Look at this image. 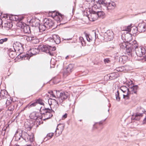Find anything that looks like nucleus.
<instances>
[{"instance_id": "nucleus-1", "label": "nucleus", "mask_w": 146, "mask_h": 146, "mask_svg": "<svg viewBox=\"0 0 146 146\" xmlns=\"http://www.w3.org/2000/svg\"><path fill=\"white\" fill-rule=\"evenodd\" d=\"M70 97V94L68 92H63L60 93L59 96H58L56 99L50 98L48 99V102L49 105H52L53 109L56 110L59 106L58 102L61 106H64V101L68 98L69 99Z\"/></svg>"}, {"instance_id": "nucleus-2", "label": "nucleus", "mask_w": 146, "mask_h": 146, "mask_svg": "<svg viewBox=\"0 0 146 146\" xmlns=\"http://www.w3.org/2000/svg\"><path fill=\"white\" fill-rule=\"evenodd\" d=\"M14 137L15 141L19 142L25 141L32 142L34 140L33 135H30L25 131L21 130L16 131Z\"/></svg>"}, {"instance_id": "nucleus-3", "label": "nucleus", "mask_w": 146, "mask_h": 146, "mask_svg": "<svg viewBox=\"0 0 146 146\" xmlns=\"http://www.w3.org/2000/svg\"><path fill=\"white\" fill-rule=\"evenodd\" d=\"M49 105L50 107V108H42V107L40 109V114L43 115L44 116V118L43 119L44 121L50 118L53 116L52 113H54V111L52 109V105Z\"/></svg>"}, {"instance_id": "nucleus-4", "label": "nucleus", "mask_w": 146, "mask_h": 146, "mask_svg": "<svg viewBox=\"0 0 146 146\" xmlns=\"http://www.w3.org/2000/svg\"><path fill=\"white\" fill-rule=\"evenodd\" d=\"M128 48L127 49V52L128 55H130L131 56H134L135 54V50L137 48L138 44L135 40L131 42H128Z\"/></svg>"}, {"instance_id": "nucleus-5", "label": "nucleus", "mask_w": 146, "mask_h": 146, "mask_svg": "<svg viewBox=\"0 0 146 146\" xmlns=\"http://www.w3.org/2000/svg\"><path fill=\"white\" fill-rule=\"evenodd\" d=\"M40 50L38 48H31L27 52V54L22 56V58H24L25 60H29L30 57L34 55L38 54Z\"/></svg>"}, {"instance_id": "nucleus-6", "label": "nucleus", "mask_w": 146, "mask_h": 146, "mask_svg": "<svg viewBox=\"0 0 146 146\" xmlns=\"http://www.w3.org/2000/svg\"><path fill=\"white\" fill-rule=\"evenodd\" d=\"M12 26V23L6 22L2 25L3 32L7 35L10 34V32L12 31L11 28Z\"/></svg>"}, {"instance_id": "nucleus-7", "label": "nucleus", "mask_w": 146, "mask_h": 146, "mask_svg": "<svg viewBox=\"0 0 146 146\" xmlns=\"http://www.w3.org/2000/svg\"><path fill=\"white\" fill-rule=\"evenodd\" d=\"M113 38V33L112 31L109 30L104 34V40L108 42L112 40Z\"/></svg>"}, {"instance_id": "nucleus-8", "label": "nucleus", "mask_w": 146, "mask_h": 146, "mask_svg": "<svg viewBox=\"0 0 146 146\" xmlns=\"http://www.w3.org/2000/svg\"><path fill=\"white\" fill-rule=\"evenodd\" d=\"M49 13H51L52 15H51V16L52 17H55L58 18V19L57 20V22L60 23L61 22L62 23H60V24H64L66 23L65 22V23H63L62 22V20L64 18V15H62L61 14L59 13H55V12L54 11H51L49 12Z\"/></svg>"}, {"instance_id": "nucleus-9", "label": "nucleus", "mask_w": 146, "mask_h": 146, "mask_svg": "<svg viewBox=\"0 0 146 146\" xmlns=\"http://www.w3.org/2000/svg\"><path fill=\"white\" fill-rule=\"evenodd\" d=\"M132 82H129V84H127V85L129 88V91H128V94H137V90L138 89V87L137 85L133 86H132L130 87V84L131 85L132 84Z\"/></svg>"}, {"instance_id": "nucleus-10", "label": "nucleus", "mask_w": 146, "mask_h": 146, "mask_svg": "<svg viewBox=\"0 0 146 146\" xmlns=\"http://www.w3.org/2000/svg\"><path fill=\"white\" fill-rule=\"evenodd\" d=\"M135 55L137 56L141 57L143 56L145 52V50L144 48L138 47L135 50Z\"/></svg>"}, {"instance_id": "nucleus-11", "label": "nucleus", "mask_w": 146, "mask_h": 146, "mask_svg": "<svg viewBox=\"0 0 146 146\" xmlns=\"http://www.w3.org/2000/svg\"><path fill=\"white\" fill-rule=\"evenodd\" d=\"M144 110L142 108H140L139 110V113H137L134 117L133 116L131 118L132 120H135L136 121H139L140 119V117L143 116V114L144 113Z\"/></svg>"}, {"instance_id": "nucleus-12", "label": "nucleus", "mask_w": 146, "mask_h": 146, "mask_svg": "<svg viewBox=\"0 0 146 146\" xmlns=\"http://www.w3.org/2000/svg\"><path fill=\"white\" fill-rule=\"evenodd\" d=\"M136 31L139 32H143L146 31V24L145 23H139L137 27H135Z\"/></svg>"}, {"instance_id": "nucleus-13", "label": "nucleus", "mask_w": 146, "mask_h": 146, "mask_svg": "<svg viewBox=\"0 0 146 146\" xmlns=\"http://www.w3.org/2000/svg\"><path fill=\"white\" fill-rule=\"evenodd\" d=\"M90 14L88 15V18L90 21H94L97 19L98 17L96 11L92 9L90 11Z\"/></svg>"}, {"instance_id": "nucleus-14", "label": "nucleus", "mask_w": 146, "mask_h": 146, "mask_svg": "<svg viewBox=\"0 0 146 146\" xmlns=\"http://www.w3.org/2000/svg\"><path fill=\"white\" fill-rule=\"evenodd\" d=\"M44 25L47 26L48 29L52 27L54 24L53 21L49 18H45L44 19Z\"/></svg>"}, {"instance_id": "nucleus-15", "label": "nucleus", "mask_w": 146, "mask_h": 146, "mask_svg": "<svg viewBox=\"0 0 146 146\" xmlns=\"http://www.w3.org/2000/svg\"><path fill=\"white\" fill-rule=\"evenodd\" d=\"M17 106V104L14 102L11 103L8 106L7 111L9 112L8 113L9 115L10 116L13 114V111H14L15 108Z\"/></svg>"}, {"instance_id": "nucleus-16", "label": "nucleus", "mask_w": 146, "mask_h": 146, "mask_svg": "<svg viewBox=\"0 0 146 146\" xmlns=\"http://www.w3.org/2000/svg\"><path fill=\"white\" fill-rule=\"evenodd\" d=\"M73 67L74 65L73 64H69L64 72V76L66 77L69 74L73 71Z\"/></svg>"}, {"instance_id": "nucleus-17", "label": "nucleus", "mask_w": 146, "mask_h": 146, "mask_svg": "<svg viewBox=\"0 0 146 146\" xmlns=\"http://www.w3.org/2000/svg\"><path fill=\"white\" fill-rule=\"evenodd\" d=\"M50 41H53L56 44H58L60 42V39L59 36L55 34L53 35L52 37L49 38Z\"/></svg>"}, {"instance_id": "nucleus-18", "label": "nucleus", "mask_w": 146, "mask_h": 146, "mask_svg": "<svg viewBox=\"0 0 146 146\" xmlns=\"http://www.w3.org/2000/svg\"><path fill=\"white\" fill-rule=\"evenodd\" d=\"M21 31L25 33H29L31 31L30 26L26 24L23 25L21 28Z\"/></svg>"}, {"instance_id": "nucleus-19", "label": "nucleus", "mask_w": 146, "mask_h": 146, "mask_svg": "<svg viewBox=\"0 0 146 146\" xmlns=\"http://www.w3.org/2000/svg\"><path fill=\"white\" fill-rule=\"evenodd\" d=\"M49 46L48 45H40L38 46V47L40 51L41 50L42 52L47 53V52L49 51Z\"/></svg>"}, {"instance_id": "nucleus-20", "label": "nucleus", "mask_w": 146, "mask_h": 146, "mask_svg": "<svg viewBox=\"0 0 146 146\" xmlns=\"http://www.w3.org/2000/svg\"><path fill=\"white\" fill-rule=\"evenodd\" d=\"M64 125L63 124H58L55 131V132H56V134H57V131L59 130V131L58 132V133L59 135H60L64 130Z\"/></svg>"}, {"instance_id": "nucleus-21", "label": "nucleus", "mask_w": 146, "mask_h": 146, "mask_svg": "<svg viewBox=\"0 0 146 146\" xmlns=\"http://www.w3.org/2000/svg\"><path fill=\"white\" fill-rule=\"evenodd\" d=\"M130 94H128V93H127V94L126 95H123V103L125 105L127 104L130 102V97L129 95Z\"/></svg>"}, {"instance_id": "nucleus-22", "label": "nucleus", "mask_w": 146, "mask_h": 146, "mask_svg": "<svg viewBox=\"0 0 146 146\" xmlns=\"http://www.w3.org/2000/svg\"><path fill=\"white\" fill-rule=\"evenodd\" d=\"M116 4L115 2L113 1H111L107 3V8L108 10H113L115 8Z\"/></svg>"}, {"instance_id": "nucleus-23", "label": "nucleus", "mask_w": 146, "mask_h": 146, "mask_svg": "<svg viewBox=\"0 0 146 146\" xmlns=\"http://www.w3.org/2000/svg\"><path fill=\"white\" fill-rule=\"evenodd\" d=\"M118 76L119 74L117 73L113 72L108 74L107 76L105 77H109V79L112 80L116 79Z\"/></svg>"}, {"instance_id": "nucleus-24", "label": "nucleus", "mask_w": 146, "mask_h": 146, "mask_svg": "<svg viewBox=\"0 0 146 146\" xmlns=\"http://www.w3.org/2000/svg\"><path fill=\"white\" fill-rule=\"evenodd\" d=\"M38 115L39 113L38 112H35L32 113L31 114L30 116L31 119L36 120L38 118H41V117H39Z\"/></svg>"}, {"instance_id": "nucleus-25", "label": "nucleus", "mask_w": 146, "mask_h": 146, "mask_svg": "<svg viewBox=\"0 0 146 146\" xmlns=\"http://www.w3.org/2000/svg\"><path fill=\"white\" fill-rule=\"evenodd\" d=\"M97 4L100 5L101 7L102 6H106L107 3L106 0H98L97 2Z\"/></svg>"}, {"instance_id": "nucleus-26", "label": "nucleus", "mask_w": 146, "mask_h": 146, "mask_svg": "<svg viewBox=\"0 0 146 146\" xmlns=\"http://www.w3.org/2000/svg\"><path fill=\"white\" fill-rule=\"evenodd\" d=\"M128 40H127V42H121L119 44V46L120 48L122 49L126 48V51H127V49L128 48Z\"/></svg>"}, {"instance_id": "nucleus-27", "label": "nucleus", "mask_w": 146, "mask_h": 146, "mask_svg": "<svg viewBox=\"0 0 146 146\" xmlns=\"http://www.w3.org/2000/svg\"><path fill=\"white\" fill-rule=\"evenodd\" d=\"M38 28L39 31L40 32H42L44 31L46 29H48L47 27V26L44 25V23L43 24L42 23L40 24L39 25Z\"/></svg>"}, {"instance_id": "nucleus-28", "label": "nucleus", "mask_w": 146, "mask_h": 146, "mask_svg": "<svg viewBox=\"0 0 146 146\" xmlns=\"http://www.w3.org/2000/svg\"><path fill=\"white\" fill-rule=\"evenodd\" d=\"M84 34H85V36L86 37L87 40L89 42H91L93 40V38L89 34H88L84 32Z\"/></svg>"}, {"instance_id": "nucleus-29", "label": "nucleus", "mask_w": 146, "mask_h": 146, "mask_svg": "<svg viewBox=\"0 0 146 146\" xmlns=\"http://www.w3.org/2000/svg\"><path fill=\"white\" fill-rule=\"evenodd\" d=\"M36 37L33 36H26L25 37V38L27 41H31L34 40L36 39Z\"/></svg>"}, {"instance_id": "nucleus-30", "label": "nucleus", "mask_w": 146, "mask_h": 146, "mask_svg": "<svg viewBox=\"0 0 146 146\" xmlns=\"http://www.w3.org/2000/svg\"><path fill=\"white\" fill-rule=\"evenodd\" d=\"M54 133H48L46 137H45L44 139V140L46 141L47 140L51 139L54 135Z\"/></svg>"}, {"instance_id": "nucleus-31", "label": "nucleus", "mask_w": 146, "mask_h": 146, "mask_svg": "<svg viewBox=\"0 0 146 146\" xmlns=\"http://www.w3.org/2000/svg\"><path fill=\"white\" fill-rule=\"evenodd\" d=\"M120 90L122 91L124 93L126 91H127V93H128L129 91V88L125 86H122L120 87Z\"/></svg>"}, {"instance_id": "nucleus-32", "label": "nucleus", "mask_w": 146, "mask_h": 146, "mask_svg": "<svg viewBox=\"0 0 146 146\" xmlns=\"http://www.w3.org/2000/svg\"><path fill=\"white\" fill-rule=\"evenodd\" d=\"M7 92L5 90H1L0 93V96H2L3 98H4L6 97L5 95H7Z\"/></svg>"}, {"instance_id": "nucleus-33", "label": "nucleus", "mask_w": 146, "mask_h": 146, "mask_svg": "<svg viewBox=\"0 0 146 146\" xmlns=\"http://www.w3.org/2000/svg\"><path fill=\"white\" fill-rule=\"evenodd\" d=\"M36 102L32 103H30L28 104L24 108V110H25L26 108H30L31 107H34L36 106Z\"/></svg>"}, {"instance_id": "nucleus-34", "label": "nucleus", "mask_w": 146, "mask_h": 146, "mask_svg": "<svg viewBox=\"0 0 146 146\" xmlns=\"http://www.w3.org/2000/svg\"><path fill=\"white\" fill-rule=\"evenodd\" d=\"M98 17H103L104 14V13L102 11H96Z\"/></svg>"}, {"instance_id": "nucleus-35", "label": "nucleus", "mask_w": 146, "mask_h": 146, "mask_svg": "<svg viewBox=\"0 0 146 146\" xmlns=\"http://www.w3.org/2000/svg\"><path fill=\"white\" fill-rule=\"evenodd\" d=\"M115 96L116 100L117 102H119L120 100V97L119 96V93L118 90L115 93Z\"/></svg>"}, {"instance_id": "nucleus-36", "label": "nucleus", "mask_w": 146, "mask_h": 146, "mask_svg": "<svg viewBox=\"0 0 146 146\" xmlns=\"http://www.w3.org/2000/svg\"><path fill=\"white\" fill-rule=\"evenodd\" d=\"M79 40L80 42L81 43L82 46H85L86 43L85 41L84 40V38L82 37H80L79 38Z\"/></svg>"}, {"instance_id": "nucleus-37", "label": "nucleus", "mask_w": 146, "mask_h": 146, "mask_svg": "<svg viewBox=\"0 0 146 146\" xmlns=\"http://www.w3.org/2000/svg\"><path fill=\"white\" fill-rule=\"evenodd\" d=\"M36 102V104L38 103L41 105H43L44 104L43 101L40 98H39L37 99Z\"/></svg>"}, {"instance_id": "nucleus-38", "label": "nucleus", "mask_w": 146, "mask_h": 146, "mask_svg": "<svg viewBox=\"0 0 146 146\" xmlns=\"http://www.w3.org/2000/svg\"><path fill=\"white\" fill-rule=\"evenodd\" d=\"M32 22V26L33 27H39V25L40 24L39 23L36 22V21L34 22L33 21Z\"/></svg>"}, {"instance_id": "nucleus-39", "label": "nucleus", "mask_w": 146, "mask_h": 146, "mask_svg": "<svg viewBox=\"0 0 146 146\" xmlns=\"http://www.w3.org/2000/svg\"><path fill=\"white\" fill-rule=\"evenodd\" d=\"M15 53L14 52H11L9 54V56L12 58H13L15 57Z\"/></svg>"}, {"instance_id": "nucleus-40", "label": "nucleus", "mask_w": 146, "mask_h": 146, "mask_svg": "<svg viewBox=\"0 0 146 146\" xmlns=\"http://www.w3.org/2000/svg\"><path fill=\"white\" fill-rule=\"evenodd\" d=\"M8 40L7 38H5L0 40V44H2L4 42H7Z\"/></svg>"}, {"instance_id": "nucleus-41", "label": "nucleus", "mask_w": 146, "mask_h": 146, "mask_svg": "<svg viewBox=\"0 0 146 146\" xmlns=\"http://www.w3.org/2000/svg\"><path fill=\"white\" fill-rule=\"evenodd\" d=\"M20 45L21 46L20 47L19 46L16 47L15 48H14V45L13 46L14 47V50L15 51H20V50L21 48H22V45H21V44H20Z\"/></svg>"}, {"instance_id": "nucleus-42", "label": "nucleus", "mask_w": 146, "mask_h": 146, "mask_svg": "<svg viewBox=\"0 0 146 146\" xmlns=\"http://www.w3.org/2000/svg\"><path fill=\"white\" fill-rule=\"evenodd\" d=\"M123 68L124 67H119L116 68V70L118 72H122L123 70Z\"/></svg>"}, {"instance_id": "nucleus-43", "label": "nucleus", "mask_w": 146, "mask_h": 146, "mask_svg": "<svg viewBox=\"0 0 146 146\" xmlns=\"http://www.w3.org/2000/svg\"><path fill=\"white\" fill-rule=\"evenodd\" d=\"M25 127L28 130L30 131L32 128V127L31 125H27V124H25Z\"/></svg>"}, {"instance_id": "nucleus-44", "label": "nucleus", "mask_w": 146, "mask_h": 146, "mask_svg": "<svg viewBox=\"0 0 146 146\" xmlns=\"http://www.w3.org/2000/svg\"><path fill=\"white\" fill-rule=\"evenodd\" d=\"M125 30L128 32L130 31L131 30V26H127L126 28L125 29Z\"/></svg>"}, {"instance_id": "nucleus-45", "label": "nucleus", "mask_w": 146, "mask_h": 146, "mask_svg": "<svg viewBox=\"0 0 146 146\" xmlns=\"http://www.w3.org/2000/svg\"><path fill=\"white\" fill-rule=\"evenodd\" d=\"M50 49H49V51L47 52V53H48L50 55L52 56L54 55L53 53L52 52V51H50Z\"/></svg>"}, {"instance_id": "nucleus-46", "label": "nucleus", "mask_w": 146, "mask_h": 146, "mask_svg": "<svg viewBox=\"0 0 146 146\" xmlns=\"http://www.w3.org/2000/svg\"><path fill=\"white\" fill-rule=\"evenodd\" d=\"M49 49H50V51H54L56 49V48L55 47H52L51 46H49Z\"/></svg>"}, {"instance_id": "nucleus-47", "label": "nucleus", "mask_w": 146, "mask_h": 146, "mask_svg": "<svg viewBox=\"0 0 146 146\" xmlns=\"http://www.w3.org/2000/svg\"><path fill=\"white\" fill-rule=\"evenodd\" d=\"M104 62L105 63H108L110 62V61L109 58H107L104 60Z\"/></svg>"}, {"instance_id": "nucleus-48", "label": "nucleus", "mask_w": 146, "mask_h": 146, "mask_svg": "<svg viewBox=\"0 0 146 146\" xmlns=\"http://www.w3.org/2000/svg\"><path fill=\"white\" fill-rule=\"evenodd\" d=\"M134 29L133 30H132V33L134 34H136V33L137 32V31H136V29H135H135Z\"/></svg>"}, {"instance_id": "nucleus-49", "label": "nucleus", "mask_w": 146, "mask_h": 146, "mask_svg": "<svg viewBox=\"0 0 146 146\" xmlns=\"http://www.w3.org/2000/svg\"><path fill=\"white\" fill-rule=\"evenodd\" d=\"M86 1L88 2H91L93 3L94 2L95 0H86Z\"/></svg>"}, {"instance_id": "nucleus-50", "label": "nucleus", "mask_w": 146, "mask_h": 146, "mask_svg": "<svg viewBox=\"0 0 146 146\" xmlns=\"http://www.w3.org/2000/svg\"><path fill=\"white\" fill-rule=\"evenodd\" d=\"M143 124H146V115L145 118L144 119L143 121Z\"/></svg>"}, {"instance_id": "nucleus-51", "label": "nucleus", "mask_w": 146, "mask_h": 146, "mask_svg": "<svg viewBox=\"0 0 146 146\" xmlns=\"http://www.w3.org/2000/svg\"><path fill=\"white\" fill-rule=\"evenodd\" d=\"M1 17L0 16V26L1 25H2L3 24V21L1 19Z\"/></svg>"}, {"instance_id": "nucleus-52", "label": "nucleus", "mask_w": 146, "mask_h": 146, "mask_svg": "<svg viewBox=\"0 0 146 146\" xmlns=\"http://www.w3.org/2000/svg\"><path fill=\"white\" fill-rule=\"evenodd\" d=\"M67 114L66 113L65 114L63 115L62 117V118H63L64 119L66 118L67 117Z\"/></svg>"}, {"instance_id": "nucleus-53", "label": "nucleus", "mask_w": 146, "mask_h": 146, "mask_svg": "<svg viewBox=\"0 0 146 146\" xmlns=\"http://www.w3.org/2000/svg\"><path fill=\"white\" fill-rule=\"evenodd\" d=\"M142 59L144 60V61H146V55L144 56L143 57V58H142Z\"/></svg>"}, {"instance_id": "nucleus-54", "label": "nucleus", "mask_w": 146, "mask_h": 146, "mask_svg": "<svg viewBox=\"0 0 146 146\" xmlns=\"http://www.w3.org/2000/svg\"><path fill=\"white\" fill-rule=\"evenodd\" d=\"M72 38H65V39H64L63 38V39L64 40H71L72 39Z\"/></svg>"}, {"instance_id": "nucleus-55", "label": "nucleus", "mask_w": 146, "mask_h": 146, "mask_svg": "<svg viewBox=\"0 0 146 146\" xmlns=\"http://www.w3.org/2000/svg\"><path fill=\"white\" fill-rule=\"evenodd\" d=\"M123 60V58H122V57H119V61H120V60Z\"/></svg>"}, {"instance_id": "nucleus-56", "label": "nucleus", "mask_w": 146, "mask_h": 146, "mask_svg": "<svg viewBox=\"0 0 146 146\" xmlns=\"http://www.w3.org/2000/svg\"><path fill=\"white\" fill-rule=\"evenodd\" d=\"M53 93V92L52 91H51L49 92H48V93L50 94V95L52 94V93Z\"/></svg>"}, {"instance_id": "nucleus-57", "label": "nucleus", "mask_w": 146, "mask_h": 146, "mask_svg": "<svg viewBox=\"0 0 146 146\" xmlns=\"http://www.w3.org/2000/svg\"><path fill=\"white\" fill-rule=\"evenodd\" d=\"M51 95L53 97L56 98L55 95L53 94V93H52V94Z\"/></svg>"}, {"instance_id": "nucleus-58", "label": "nucleus", "mask_w": 146, "mask_h": 146, "mask_svg": "<svg viewBox=\"0 0 146 146\" xmlns=\"http://www.w3.org/2000/svg\"><path fill=\"white\" fill-rule=\"evenodd\" d=\"M99 124H102V123L101 122H99Z\"/></svg>"}, {"instance_id": "nucleus-59", "label": "nucleus", "mask_w": 146, "mask_h": 146, "mask_svg": "<svg viewBox=\"0 0 146 146\" xmlns=\"http://www.w3.org/2000/svg\"><path fill=\"white\" fill-rule=\"evenodd\" d=\"M68 57V56H67L66 57V59H67V58Z\"/></svg>"}, {"instance_id": "nucleus-60", "label": "nucleus", "mask_w": 146, "mask_h": 146, "mask_svg": "<svg viewBox=\"0 0 146 146\" xmlns=\"http://www.w3.org/2000/svg\"><path fill=\"white\" fill-rule=\"evenodd\" d=\"M129 35L130 36V38H131V36L130 35Z\"/></svg>"}, {"instance_id": "nucleus-61", "label": "nucleus", "mask_w": 146, "mask_h": 146, "mask_svg": "<svg viewBox=\"0 0 146 146\" xmlns=\"http://www.w3.org/2000/svg\"><path fill=\"white\" fill-rule=\"evenodd\" d=\"M128 36V35H127L125 36V37H127Z\"/></svg>"}, {"instance_id": "nucleus-62", "label": "nucleus", "mask_w": 146, "mask_h": 146, "mask_svg": "<svg viewBox=\"0 0 146 146\" xmlns=\"http://www.w3.org/2000/svg\"><path fill=\"white\" fill-rule=\"evenodd\" d=\"M12 16H14V15H12Z\"/></svg>"}, {"instance_id": "nucleus-63", "label": "nucleus", "mask_w": 146, "mask_h": 146, "mask_svg": "<svg viewBox=\"0 0 146 146\" xmlns=\"http://www.w3.org/2000/svg\"><path fill=\"white\" fill-rule=\"evenodd\" d=\"M109 111V110H108V111Z\"/></svg>"}, {"instance_id": "nucleus-64", "label": "nucleus", "mask_w": 146, "mask_h": 146, "mask_svg": "<svg viewBox=\"0 0 146 146\" xmlns=\"http://www.w3.org/2000/svg\"><path fill=\"white\" fill-rule=\"evenodd\" d=\"M95 34H96V33H95ZM95 36H96V35H95Z\"/></svg>"}]
</instances>
